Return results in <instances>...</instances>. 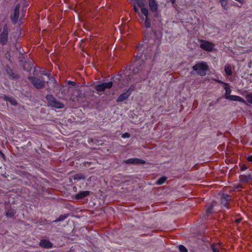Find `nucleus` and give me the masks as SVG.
<instances>
[{
  "label": "nucleus",
  "instance_id": "obj_1",
  "mask_svg": "<svg viewBox=\"0 0 252 252\" xmlns=\"http://www.w3.org/2000/svg\"><path fill=\"white\" fill-rule=\"evenodd\" d=\"M137 50L138 53L136 56V61L133 66L132 72L134 75L139 74V77H136L135 78H133V75L131 74H129L128 75L125 74L124 76L122 75H118L116 77V79L119 81H121L123 79V81L121 82L120 86L121 88L123 87V86H126L128 85L129 82L132 80H133V81H135V82H141L142 80L145 79L146 75V72L149 71V67H148L145 65L143 61L141 60L143 53L142 45L140 46L139 45L137 47Z\"/></svg>",
  "mask_w": 252,
  "mask_h": 252
},
{
  "label": "nucleus",
  "instance_id": "obj_2",
  "mask_svg": "<svg viewBox=\"0 0 252 252\" xmlns=\"http://www.w3.org/2000/svg\"><path fill=\"white\" fill-rule=\"evenodd\" d=\"M29 80L32 82L34 87L37 89H40L45 87L46 82L43 80V77H29Z\"/></svg>",
  "mask_w": 252,
  "mask_h": 252
},
{
  "label": "nucleus",
  "instance_id": "obj_3",
  "mask_svg": "<svg viewBox=\"0 0 252 252\" xmlns=\"http://www.w3.org/2000/svg\"><path fill=\"white\" fill-rule=\"evenodd\" d=\"M192 69L200 76H205L206 71L208 69V66L205 63H201L193 66Z\"/></svg>",
  "mask_w": 252,
  "mask_h": 252
},
{
  "label": "nucleus",
  "instance_id": "obj_4",
  "mask_svg": "<svg viewBox=\"0 0 252 252\" xmlns=\"http://www.w3.org/2000/svg\"><path fill=\"white\" fill-rule=\"evenodd\" d=\"M46 98L52 107L57 108H63L64 107L63 104L57 100L52 95L47 94L46 96Z\"/></svg>",
  "mask_w": 252,
  "mask_h": 252
},
{
  "label": "nucleus",
  "instance_id": "obj_5",
  "mask_svg": "<svg viewBox=\"0 0 252 252\" xmlns=\"http://www.w3.org/2000/svg\"><path fill=\"white\" fill-rule=\"evenodd\" d=\"M200 47L202 49L211 52L213 51L215 44L207 40H200Z\"/></svg>",
  "mask_w": 252,
  "mask_h": 252
},
{
  "label": "nucleus",
  "instance_id": "obj_6",
  "mask_svg": "<svg viewBox=\"0 0 252 252\" xmlns=\"http://www.w3.org/2000/svg\"><path fill=\"white\" fill-rule=\"evenodd\" d=\"M8 29L7 26H4L3 31L0 35V43L2 45H5L7 42Z\"/></svg>",
  "mask_w": 252,
  "mask_h": 252
},
{
  "label": "nucleus",
  "instance_id": "obj_7",
  "mask_svg": "<svg viewBox=\"0 0 252 252\" xmlns=\"http://www.w3.org/2000/svg\"><path fill=\"white\" fill-rule=\"evenodd\" d=\"M232 200V196L227 194H222L221 196V204L226 208H230L229 203Z\"/></svg>",
  "mask_w": 252,
  "mask_h": 252
},
{
  "label": "nucleus",
  "instance_id": "obj_8",
  "mask_svg": "<svg viewBox=\"0 0 252 252\" xmlns=\"http://www.w3.org/2000/svg\"><path fill=\"white\" fill-rule=\"evenodd\" d=\"M113 85L112 82H108L107 83H103L102 84L97 85L95 86V89L97 92H103L106 89H110Z\"/></svg>",
  "mask_w": 252,
  "mask_h": 252
},
{
  "label": "nucleus",
  "instance_id": "obj_9",
  "mask_svg": "<svg viewBox=\"0 0 252 252\" xmlns=\"http://www.w3.org/2000/svg\"><path fill=\"white\" fill-rule=\"evenodd\" d=\"M124 163L126 164H144L146 163V161L141 159L137 158H132L124 160Z\"/></svg>",
  "mask_w": 252,
  "mask_h": 252
},
{
  "label": "nucleus",
  "instance_id": "obj_10",
  "mask_svg": "<svg viewBox=\"0 0 252 252\" xmlns=\"http://www.w3.org/2000/svg\"><path fill=\"white\" fill-rule=\"evenodd\" d=\"M20 5H16L13 14L11 15V20L13 24H16L18 20L19 16Z\"/></svg>",
  "mask_w": 252,
  "mask_h": 252
},
{
  "label": "nucleus",
  "instance_id": "obj_11",
  "mask_svg": "<svg viewBox=\"0 0 252 252\" xmlns=\"http://www.w3.org/2000/svg\"><path fill=\"white\" fill-rule=\"evenodd\" d=\"M225 98L230 100L237 101L246 103V101L242 97L237 95H228L225 96Z\"/></svg>",
  "mask_w": 252,
  "mask_h": 252
},
{
  "label": "nucleus",
  "instance_id": "obj_12",
  "mask_svg": "<svg viewBox=\"0 0 252 252\" xmlns=\"http://www.w3.org/2000/svg\"><path fill=\"white\" fill-rule=\"evenodd\" d=\"M90 194V191L89 190L81 191L78 193L76 194L75 198L77 200H79L88 196Z\"/></svg>",
  "mask_w": 252,
  "mask_h": 252
},
{
  "label": "nucleus",
  "instance_id": "obj_13",
  "mask_svg": "<svg viewBox=\"0 0 252 252\" xmlns=\"http://www.w3.org/2000/svg\"><path fill=\"white\" fill-rule=\"evenodd\" d=\"M39 245L42 248L47 249L51 248L53 246L51 242H50L49 240L45 239L41 240L39 243Z\"/></svg>",
  "mask_w": 252,
  "mask_h": 252
},
{
  "label": "nucleus",
  "instance_id": "obj_14",
  "mask_svg": "<svg viewBox=\"0 0 252 252\" xmlns=\"http://www.w3.org/2000/svg\"><path fill=\"white\" fill-rule=\"evenodd\" d=\"M129 96L130 95L129 92H126V93L121 94L117 99L116 101L118 102H122L124 100L127 99Z\"/></svg>",
  "mask_w": 252,
  "mask_h": 252
},
{
  "label": "nucleus",
  "instance_id": "obj_15",
  "mask_svg": "<svg viewBox=\"0 0 252 252\" xmlns=\"http://www.w3.org/2000/svg\"><path fill=\"white\" fill-rule=\"evenodd\" d=\"M149 6L153 12H155L158 9V5L155 0H149Z\"/></svg>",
  "mask_w": 252,
  "mask_h": 252
},
{
  "label": "nucleus",
  "instance_id": "obj_16",
  "mask_svg": "<svg viewBox=\"0 0 252 252\" xmlns=\"http://www.w3.org/2000/svg\"><path fill=\"white\" fill-rule=\"evenodd\" d=\"M72 178L74 180L79 181L81 180H84L86 178V176L83 173H77L72 176Z\"/></svg>",
  "mask_w": 252,
  "mask_h": 252
},
{
  "label": "nucleus",
  "instance_id": "obj_17",
  "mask_svg": "<svg viewBox=\"0 0 252 252\" xmlns=\"http://www.w3.org/2000/svg\"><path fill=\"white\" fill-rule=\"evenodd\" d=\"M224 71L227 75L231 76L232 74V67L230 64H226L224 66Z\"/></svg>",
  "mask_w": 252,
  "mask_h": 252
},
{
  "label": "nucleus",
  "instance_id": "obj_18",
  "mask_svg": "<svg viewBox=\"0 0 252 252\" xmlns=\"http://www.w3.org/2000/svg\"><path fill=\"white\" fill-rule=\"evenodd\" d=\"M16 214V211L14 209L10 208L8 209L6 212V216L7 218H13Z\"/></svg>",
  "mask_w": 252,
  "mask_h": 252
},
{
  "label": "nucleus",
  "instance_id": "obj_19",
  "mask_svg": "<svg viewBox=\"0 0 252 252\" xmlns=\"http://www.w3.org/2000/svg\"><path fill=\"white\" fill-rule=\"evenodd\" d=\"M220 2L221 5L224 9H228V7L227 5L228 3V0H220Z\"/></svg>",
  "mask_w": 252,
  "mask_h": 252
},
{
  "label": "nucleus",
  "instance_id": "obj_20",
  "mask_svg": "<svg viewBox=\"0 0 252 252\" xmlns=\"http://www.w3.org/2000/svg\"><path fill=\"white\" fill-rule=\"evenodd\" d=\"M167 178L165 177H162L159 178L157 181V184L160 185L163 184L166 180Z\"/></svg>",
  "mask_w": 252,
  "mask_h": 252
},
{
  "label": "nucleus",
  "instance_id": "obj_21",
  "mask_svg": "<svg viewBox=\"0 0 252 252\" xmlns=\"http://www.w3.org/2000/svg\"><path fill=\"white\" fill-rule=\"evenodd\" d=\"M241 180L243 182H248L251 179V177L249 175H242L241 177Z\"/></svg>",
  "mask_w": 252,
  "mask_h": 252
},
{
  "label": "nucleus",
  "instance_id": "obj_22",
  "mask_svg": "<svg viewBox=\"0 0 252 252\" xmlns=\"http://www.w3.org/2000/svg\"><path fill=\"white\" fill-rule=\"evenodd\" d=\"M141 11L142 14L145 16L146 18H148V15L149 13L148 9L144 7L141 8Z\"/></svg>",
  "mask_w": 252,
  "mask_h": 252
},
{
  "label": "nucleus",
  "instance_id": "obj_23",
  "mask_svg": "<svg viewBox=\"0 0 252 252\" xmlns=\"http://www.w3.org/2000/svg\"><path fill=\"white\" fill-rule=\"evenodd\" d=\"M247 101L252 104V93H250L246 95Z\"/></svg>",
  "mask_w": 252,
  "mask_h": 252
},
{
  "label": "nucleus",
  "instance_id": "obj_24",
  "mask_svg": "<svg viewBox=\"0 0 252 252\" xmlns=\"http://www.w3.org/2000/svg\"><path fill=\"white\" fill-rule=\"evenodd\" d=\"M135 1L136 4L139 7L142 8L144 7L145 4L143 0H135Z\"/></svg>",
  "mask_w": 252,
  "mask_h": 252
},
{
  "label": "nucleus",
  "instance_id": "obj_25",
  "mask_svg": "<svg viewBox=\"0 0 252 252\" xmlns=\"http://www.w3.org/2000/svg\"><path fill=\"white\" fill-rule=\"evenodd\" d=\"M67 216L66 215H61L58 218H57L54 222H59L63 220L65 218H66Z\"/></svg>",
  "mask_w": 252,
  "mask_h": 252
},
{
  "label": "nucleus",
  "instance_id": "obj_26",
  "mask_svg": "<svg viewBox=\"0 0 252 252\" xmlns=\"http://www.w3.org/2000/svg\"><path fill=\"white\" fill-rule=\"evenodd\" d=\"M144 25L146 28H149L151 27V22L148 18H146L144 22Z\"/></svg>",
  "mask_w": 252,
  "mask_h": 252
},
{
  "label": "nucleus",
  "instance_id": "obj_27",
  "mask_svg": "<svg viewBox=\"0 0 252 252\" xmlns=\"http://www.w3.org/2000/svg\"><path fill=\"white\" fill-rule=\"evenodd\" d=\"M179 249L181 252H188V250L183 245H180Z\"/></svg>",
  "mask_w": 252,
  "mask_h": 252
},
{
  "label": "nucleus",
  "instance_id": "obj_28",
  "mask_svg": "<svg viewBox=\"0 0 252 252\" xmlns=\"http://www.w3.org/2000/svg\"><path fill=\"white\" fill-rule=\"evenodd\" d=\"M213 205H210L207 209L206 212L208 214H211L213 212Z\"/></svg>",
  "mask_w": 252,
  "mask_h": 252
},
{
  "label": "nucleus",
  "instance_id": "obj_29",
  "mask_svg": "<svg viewBox=\"0 0 252 252\" xmlns=\"http://www.w3.org/2000/svg\"><path fill=\"white\" fill-rule=\"evenodd\" d=\"M225 91L226 96L230 95L229 94L231 93V90L229 87H225L224 88Z\"/></svg>",
  "mask_w": 252,
  "mask_h": 252
},
{
  "label": "nucleus",
  "instance_id": "obj_30",
  "mask_svg": "<svg viewBox=\"0 0 252 252\" xmlns=\"http://www.w3.org/2000/svg\"><path fill=\"white\" fill-rule=\"evenodd\" d=\"M134 89L135 86L134 85H131L126 92H129V95H130L131 92L134 90Z\"/></svg>",
  "mask_w": 252,
  "mask_h": 252
},
{
  "label": "nucleus",
  "instance_id": "obj_31",
  "mask_svg": "<svg viewBox=\"0 0 252 252\" xmlns=\"http://www.w3.org/2000/svg\"><path fill=\"white\" fill-rule=\"evenodd\" d=\"M9 101L11 103L12 105H15L17 104L16 100L13 98H9Z\"/></svg>",
  "mask_w": 252,
  "mask_h": 252
},
{
  "label": "nucleus",
  "instance_id": "obj_32",
  "mask_svg": "<svg viewBox=\"0 0 252 252\" xmlns=\"http://www.w3.org/2000/svg\"><path fill=\"white\" fill-rule=\"evenodd\" d=\"M211 249L213 251V252H220L219 250L216 248L214 245H212Z\"/></svg>",
  "mask_w": 252,
  "mask_h": 252
},
{
  "label": "nucleus",
  "instance_id": "obj_33",
  "mask_svg": "<svg viewBox=\"0 0 252 252\" xmlns=\"http://www.w3.org/2000/svg\"><path fill=\"white\" fill-rule=\"evenodd\" d=\"M123 138H128L130 137V134L127 132H126L125 133L123 134L122 136Z\"/></svg>",
  "mask_w": 252,
  "mask_h": 252
},
{
  "label": "nucleus",
  "instance_id": "obj_34",
  "mask_svg": "<svg viewBox=\"0 0 252 252\" xmlns=\"http://www.w3.org/2000/svg\"><path fill=\"white\" fill-rule=\"evenodd\" d=\"M67 83L68 84L71 85L72 86H75L76 85V83L71 81H68Z\"/></svg>",
  "mask_w": 252,
  "mask_h": 252
},
{
  "label": "nucleus",
  "instance_id": "obj_35",
  "mask_svg": "<svg viewBox=\"0 0 252 252\" xmlns=\"http://www.w3.org/2000/svg\"><path fill=\"white\" fill-rule=\"evenodd\" d=\"M133 9L136 13H139V9L135 5H133Z\"/></svg>",
  "mask_w": 252,
  "mask_h": 252
},
{
  "label": "nucleus",
  "instance_id": "obj_36",
  "mask_svg": "<svg viewBox=\"0 0 252 252\" xmlns=\"http://www.w3.org/2000/svg\"><path fill=\"white\" fill-rule=\"evenodd\" d=\"M247 160L250 162H252V155L249 156L247 158Z\"/></svg>",
  "mask_w": 252,
  "mask_h": 252
},
{
  "label": "nucleus",
  "instance_id": "obj_37",
  "mask_svg": "<svg viewBox=\"0 0 252 252\" xmlns=\"http://www.w3.org/2000/svg\"><path fill=\"white\" fill-rule=\"evenodd\" d=\"M43 75H46L47 76H48V77L49 78H50V74H48L47 73H46L45 71H43V73H42Z\"/></svg>",
  "mask_w": 252,
  "mask_h": 252
},
{
  "label": "nucleus",
  "instance_id": "obj_38",
  "mask_svg": "<svg viewBox=\"0 0 252 252\" xmlns=\"http://www.w3.org/2000/svg\"><path fill=\"white\" fill-rule=\"evenodd\" d=\"M0 157H4V155L0 151Z\"/></svg>",
  "mask_w": 252,
  "mask_h": 252
},
{
  "label": "nucleus",
  "instance_id": "obj_39",
  "mask_svg": "<svg viewBox=\"0 0 252 252\" xmlns=\"http://www.w3.org/2000/svg\"><path fill=\"white\" fill-rule=\"evenodd\" d=\"M170 0L171 1V2H172V3H174V2H175V0Z\"/></svg>",
  "mask_w": 252,
  "mask_h": 252
},
{
  "label": "nucleus",
  "instance_id": "obj_40",
  "mask_svg": "<svg viewBox=\"0 0 252 252\" xmlns=\"http://www.w3.org/2000/svg\"><path fill=\"white\" fill-rule=\"evenodd\" d=\"M240 221H241V220H240V219H238V220H236V221L237 222H239Z\"/></svg>",
  "mask_w": 252,
  "mask_h": 252
},
{
  "label": "nucleus",
  "instance_id": "obj_41",
  "mask_svg": "<svg viewBox=\"0 0 252 252\" xmlns=\"http://www.w3.org/2000/svg\"><path fill=\"white\" fill-rule=\"evenodd\" d=\"M218 82H219V83H223V84H224L222 82H221V81H219Z\"/></svg>",
  "mask_w": 252,
  "mask_h": 252
}]
</instances>
